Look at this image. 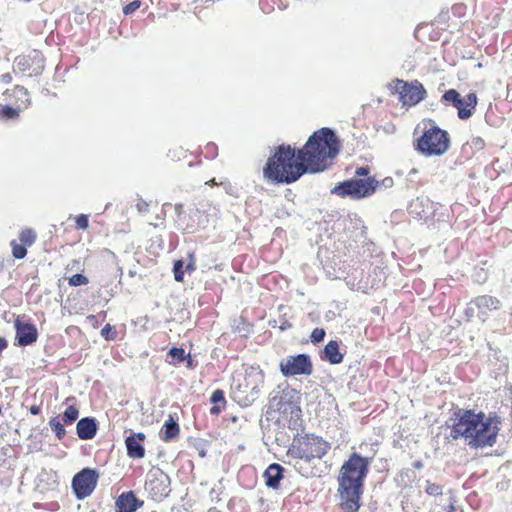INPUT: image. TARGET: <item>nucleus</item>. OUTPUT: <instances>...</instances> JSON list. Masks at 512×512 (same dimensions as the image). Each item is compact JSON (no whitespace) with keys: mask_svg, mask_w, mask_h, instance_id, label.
I'll use <instances>...</instances> for the list:
<instances>
[{"mask_svg":"<svg viewBox=\"0 0 512 512\" xmlns=\"http://www.w3.org/2000/svg\"><path fill=\"white\" fill-rule=\"evenodd\" d=\"M450 437L453 440L465 438L470 448L492 447L497 440L500 420L496 414L485 415L471 409L457 408L449 419Z\"/></svg>","mask_w":512,"mask_h":512,"instance_id":"1","label":"nucleus"},{"mask_svg":"<svg viewBox=\"0 0 512 512\" xmlns=\"http://www.w3.org/2000/svg\"><path fill=\"white\" fill-rule=\"evenodd\" d=\"M371 461L372 457L353 451L342 464L337 480L340 507L344 512L359 511Z\"/></svg>","mask_w":512,"mask_h":512,"instance_id":"2","label":"nucleus"},{"mask_svg":"<svg viewBox=\"0 0 512 512\" xmlns=\"http://www.w3.org/2000/svg\"><path fill=\"white\" fill-rule=\"evenodd\" d=\"M299 150V160L305 163L309 173L325 171L340 152V141L335 132L323 127L315 131Z\"/></svg>","mask_w":512,"mask_h":512,"instance_id":"3","label":"nucleus"},{"mask_svg":"<svg viewBox=\"0 0 512 512\" xmlns=\"http://www.w3.org/2000/svg\"><path fill=\"white\" fill-rule=\"evenodd\" d=\"M306 173L309 172L299 160V150L286 144L274 149L263 168V176L271 184H291Z\"/></svg>","mask_w":512,"mask_h":512,"instance_id":"4","label":"nucleus"},{"mask_svg":"<svg viewBox=\"0 0 512 512\" xmlns=\"http://www.w3.org/2000/svg\"><path fill=\"white\" fill-rule=\"evenodd\" d=\"M265 374L259 366H251L245 371L243 379L234 381L232 398L242 407L251 406L261 394L264 387Z\"/></svg>","mask_w":512,"mask_h":512,"instance_id":"5","label":"nucleus"},{"mask_svg":"<svg viewBox=\"0 0 512 512\" xmlns=\"http://www.w3.org/2000/svg\"><path fill=\"white\" fill-rule=\"evenodd\" d=\"M331 445L322 437L314 434L301 435L296 433L292 443L287 450L291 458L301 459L310 462L314 458L321 459L330 450Z\"/></svg>","mask_w":512,"mask_h":512,"instance_id":"6","label":"nucleus"},{"mask_svg":"<svg viewBox=\"0 0 512 512\" xmlns=\"http://www.w3.org/2000/svg\"><path fill=\"white\" fill-rule=\"evenodd\" d=\"M451 145L449 133L434 121L424 123L423 134L417 139L416 150L425 156H441Z\"/></svg>","mask_w":512,"mask_h":512,"instance_id":"7","label":"nucleus"},{"mask_svg":"<svg viewBox=\"0 0 512 512\" xmlns=\"http://www.w3.org/2000/svg\"><path fill=\"white\" fill-rule=\"evenodd\" d=\"M378 180L374 177L364 179L352 178L338 183L331 193L340 197H350L351 199H361L372 195L378 189Z\"/></svg>","mask_w":512,"mask_h":512,"instance_id":"8","label":"nucleus"},{"mask_svg":"<svg viewBox=\"0 0 512 512\" xmlns=\"http://www.w3.org/2000/svg\"><path fill=\"white\" fill-rule=\"evenodd\" d=\"M300 400L299 391L287 383L278 385L269 398L270 407L283 417H288V414H293V411L300 409Z\"/></svg>","mask_w":512,"mask_h":512,"instance_id":"9","label":"nucleus"},{"mask_svg":"<svg viewBox=\"0 0 512 512\" xmlns=\"http://www.w3.org/2000/svg\"><path fill=\"white\" fill-rule=\"evenodd\" d=\"M171 479L160 468L151 469L145 480L144 489L148 497L156 502H161L169 496L171 492Z\"/></svg>","mask_w":512,"mask_h":512,"instance_id":"10","label":"nucleus"},{"mask_svg":"<svg viewBox=\"0 0 512 512\" xmlns=\"http://www.w3.org/2000/svg\"><path fill=\"white\" fill-rule=\"evenodd\" d=\"M99 479V473L93 468H83L72 478V490L78 500L89 497L95 490Z\"/></svg>","mask_w":512,"mask_h":512,"instance_id":"11","label":"nucleus"},{"mask_svg":"<svg viewBox=\"0 0 512 512\" xmlns=\"http://www.w3.org/2000/svg\"><path fill=\"white\" fill-rule=\"evenodd\" d=\"M45 68V58L38 50H32L27 55L17 56L14 60L13 71L29 77L42 74Z\"/></svg>","mask_w":512,"mask_h":512,"instance_id":"12","label":"nucleus"},{"mask_svg":"<svg viewBox=\"0 0 512 512\" xmlns=\"http://www.w3.org/2000/svg\"><path fill=\"white\" fill-rule=\"evenodd\" d=\"M279 368L284 377L309 376L313 372L311 357L305 353L287 356L280 361Z\"/></svg>","mask_w":512,"mask_h":512,"instance_id":"13","label":"nucleus"},{"mask_svg":"<svg viewBox=\"0 0 512 512\" xmlns=\"http://www.w3.org/2000/svg\"><path fill=\"white\" fill-rule=\"evenodd\" d=\"M394 90L399 94V100L403 105H416L426 98V90L418 81L408 83L404 80L396 79Z\"/></svg>","mask_w":512,"mask_h":512,"instance_id":"14","label":"nucleus"},{"mask_svg":"<svg viewBox=\"0 0 512 512\" xmlns=\"http://www.w3.org/2000/svg\"><path fill=\"white\" fill-rule=\"evenodd\" d=\"M472 304L475 305L477 317L482 322H485L489 318L490 313L499 311L503 306L500 299L488 294L474 297Z\"/></svg>","mask_w":512,"mask_h":512,"instance_id":"15","label":"nucleus"},{"mask_svg":"<svg viewBox=\"0 0 512 512\" xmlns=\"http://www.w3.org/2000/svg\"><path fill=\"white\" fill-rule=\"evenodd\" d=\"M16 330V341L18 346H29L38 339V331L36 326L31 322H23L19 317L14 322Z\"/></svg>","mask_w":512,"mask_h":512,"instance_id":"16","label":"nucleus"},{"mask_svg":"<svg viewBox=\"0 0 512 512\" xmlns=\"http://www.w3.org/2000/svg\"><path fill=\"white\" fill-rule=\"evenodd\" d=\"M408 212L415 218L427 220L433 214V203L428 197H417L409 203Z\"/></svg>","mask_w":512,"mask_h":512,"instance_id":"17","label":"nucleus"},{"mask_svg":"<svg viewBox=\"0 0 512 512\" xmlns=\"http://www.w3.org/2000/svg\"><path fill=\"white\" fill-rule=\"evenodd\" d=\"M144 501L136 497L134 491L122 492L115 501L116 512H136Z\"/></svg>","mask_w":512,"mask_h":512,"instance_id":"18","label":"nucleus"},{"mask_svg":"<svg viewBox=\"0 0 512 512\" xmlns=\"http://www.w3.org/2000/svg\"><path fill=\"white\" fill-rule=\"evenodd\" d=\"M145 440V434L142 432L131 433L125 439V445L127 455L130 458L140 459L145 455V448L143 442Z\"/></svg>","mask_w":512,"mask_h":512,"instance_id":"19","label":"nucleus"},{"mask_svg":"<svg viewBox=\"0 0 512 512\" xmlns=\"http://www.w3.org/2000/svg\"><path fill=\"white\" fill-rule=\"evenodd\" d=\"M98 430V422L94 417H83L76 424V434L81 440L93 439Z\"/></svg>","mask_w":512,"mask_h":512,"instance_id":"20","label":"nucleus"},{"mask_svg":"<svg viewBox=\"0 0 512 512\" xmlns=\"http://www.w3.org/2000/svg\"><path fill=\"white\" fill-rule=\"evenodd\" d=\"M285 468L278 464H270L264 471L263 477L265 484L268 488L278 489L280 488L281 480L284 478Z\"/></svg>","mask_w":512,"mask_h":512,"instance_id":"21","label":"nucleus"},{"mask_svg":"<svg viewBox=\"0 0 512 512\" xmlns=\"http://www.w3.org/2000/svg\"><path fill=\"white\" fill-rule=\"evenodd\" d=\"M343 358L344 353L340 351V343L337 340L329 341L320 353V359L332 365L340 364Z\"/></svg>","mask_w":512,"mask_h":512,"instance_id":"22","label":"nucleus"},{"mask_svg":"<svg viewBox=\"0 0 512 512\" xmlns=\"http://www.w3.org/2000/svg\"><path fill=\"white\" fill-rule=\"evenodd\" d=\"M477 95L473 92L468 93L465 97L461 98V104L456 107L458 117L461 120H467L473 115V111L477 105Z\"/></svg>","mask_w":512,"mask_h":512,"instance_id":"23","label":"nucleus"},{"mask_svg":"<svg viewBox=\"0 0 512 512\" xmlns=\"http://www.w3.org/2000/svg\"><path fill=\"white\" fill-rule=\"evenodd\" d=\"M179 434V424L172 416L165 421L162 429L160 430V439L164 442H169L175 439Z\"/></svg>","mask_w":512,"mask_h":512,"instance_id":"24","label":"nucleus"},{"mask_svg":"<svg viewBox=\"0 0 512 512\" xmlns=\"http://www.w3.org/2000/svg\"><path fill=\"white\" fill-rule=\"evenodd\" d=\"M287 421V427L290 430H295L299 433L303 429L302 410L297 409L293 411V414H288V417H283Z\"/></svg>","mask_w":512,"mask_h":512,"instance_id":"25","label":"nucleus"},{"mask_svg":"<svg viewBox=\"0 0 512 512\" xmlns=\"http://www.w3.org/2000/svg\"><path fill=\"white\" fill-rule=\"evenodd\" d=\"M49 427L55 433V436L58 440H62L66 435V430L64 428V423L62 424L58 418V416L52 417L49 420Z\"/></svg>","mask_w":512,"mask_h":512,"instance_id":"26","label":"nucleus"},{"mask_svg":"<svg viewBox=\"0 0 512 512\" xmlns=\"http://www.w3.org/2000/svg\"><path fill=\"white\" fill-rule=\"evenodd\" d=\"M461 98L462 96L457 90L449 89L442 95L441 101L451 103L456 108L461 104Z\"/></svg>","mask_w":512,"mask_h":512,"instance_id":"27","label":"nucleus"},{"mask_svg":"<svg viewBox=\"0 0 512 512\" xmlns=\"http://www.w3.org/2000/svg\"><path fill=\"white\" fill-rule=\"evenodd\" d=\"M79 416V410L76 406L70 405L62 414V421L65 425L73 424Z\"/></svg>","mask_w":512,"mask_h":512,"instance_id":"28","label":"nucleus"},{"mask_svg":"<svg viewBox=\"0 0 512 512\" xmlns=\"http://www.w3.org/2000/svg\"><path fill=\"white\" fill-rule=\"evenodd\" d=\"M14 96L17 100L21 101L23 108H27L30 105L29 93L23 86H16L14 88Z\"/></svg>","mask_w":512,"mask_h":512,"instance_id":"29","label":"nucleus"},{"mask_svg":"<svg viewBox=\"0 0 512 512\" xmlns=\"http://www.w3.org/2000/svg\"><path fill=\"white\" fill-rule=\"evenodd\" d=\"M36 233L30 228L23 229L19 234V240L23 245L31 246L36 240Z\"/></svg>","mask_w":512,"mask_h":512,"instance_id":"30","label":"nucleus"},{"mask_svg":"<svg viewBox=\"0 0 512 512\" xmlns=\"http://www.w3.org/2000/svg\"><path fill=\"white\" fill-rule=\"evenodd\" d=\"M168 355L172 358L175 364L182 363L186 359L185 350L181 347H172L168 351Z\"/></svg>","mask_w":512,"mask_h":512,"instance_id":"31","label":"nucleus"},{"mask_svg":"<svg viewBox=\"0 0 512 512\" xmlns=\"http://www.w3.org/2000/svg\"><path fill=\"white\" fill-rule=\"evenodd\" d=\"M184 261L182 259L176 260L173 265L174 279L177 282L184 280Z\"/></svg>","mask_w":512,"mask_h":512,"instance_id":"32","label":"nucleus"},{"mask_svg":"<svg viewBox=\"0 0 512 512\" xmlns=\"http://www.w3.org/2000/svg\"><path fill=\"white\" fill-rule=\"evenodd\" d=\"M12 254L16 259H23L27 254L25 245L18 244L15 240L11 242Z\"/></svg>","mask_w":512,"mask_h":512,"instance_id":"33","label":"nucleus"},{"mask_svg":"<svg viewBox=\"0 0 512 512\" xmlns=\"http://www.w3.org/2000/svg\"><path fill=\"white\" fill-rule=\"evenodd\" d=\"M20 109V106H18V108H14L12 106L5 105L2 107L0 114L6 119H14L18 117Z\"/></svg>","mask_w":512,"mask_h":512,"instance_id":"34","label":"nucleus"},{"mask_svg":"<svg viewBox=\"0 0 512 512\" xmlns=\"http://www.w3.org/2000/svg\"><path fill=\"white\" fill-rule=\"evenodd\" d=\"M100 334L107 341H112L117 337V331H116L115 327L110 324H106L101 329Z\"/></svg>","mask_w":512,"mask_h":512,"instance_id":"35","label":"nucleus"},{"mask_svg":"<svg viewBox=\"0 0 512 512\" xmlns=\"http://www.w3.org/2000/svg\"><path fill=\"white\" fill-rule=\"evenodd\" d=\"M202 153L204 154L205 158H207V159H210V160L215 159L218 155V146L215 143L210 142V143L206 144Z\"/></svg>","mask_w":512,"mask_h":512,"instance_id":"36","label":"nucleus"},{"mask_svg":"<svg viewBox=\"0 0 512 512\" xmlns=\"http://www.w3.org/2000/svg\"><path fill=\"white\" fill-rule=\"evenodd\" d=\"M425 492L430 496H439L442 495L443 489L442 486L436 483H432L429 480L426 481Z\"/></svg>","mask_w":512,"mask_h":512,"instance_id":"37","label":"nucleus"},{"mask_svg":"<svg viewBox=\"0 0 512 512\" xmlns=\"http://www.w3.org/2000/svg\"><path fill=\"white\" fill-rule=\"evenodd\" d=\"M88 282H89L88 278L84 274H81V273L72 275L68 281L70 286H75V287L81 286V285H86Z\"/></svg>","mask_w":512,"mask_h":512,"instance_id":"38","label":"nucleus"},{"mask_svg":"<svg viewBox=\"0 0 512 512\" xmlns=\"http://www.w3.org/2000/svg\"><path fill=\"white\" fill-rule=\"evenodd\" d=\"M210 401L214 404H222V407H225L226 400H225V394L224 391L221 389H216L213 391Z\"/></svg>","mask_w":512,"mask_h":512,"instance_id":"39","label":"nucleus"},{"mask_svg":"<svg viewBox=\"0 0 512 512\" xmlns=\"http://www.w3.org/2000/svg\"><path fill=\"white\" fill-rule=\"evenodd\" d=\"M325 335L326 332L323 328H315L310 335L311 342L313 344L320 343L324 340Z\"/></svg>","mask_w":512,"mask_h":512,"instance_id":"40","label":"nucleus"},{"mask_svg":"<svg viewBox=\"0 0 512 512\" xmlns=\"http://www.w3.org/2000/svg\"><path fill=\"white\" fill-rule=\"evenodd\" d=\"M89 227V219L86 214H79L76 217V228L86 230Z\"/></svg>","mask_w":512,"mask_h":512,"instance_id":"41","label":"nucleus"},{"mask_svg":"<svg viewBox=\"0 0 512 512\" xmlns=\"http://www.w3.org/2000/svg\"><path fill=\"white\" fill-rule=\"evenodd\" d=\"M222 491H223V486L221 484V482H219L218 485H215L211 490H210V497H211V501L213 502H219L221 501V497L220 495L222 494Z\"/></svg>","mask_w":512,"mask_h":512,"instance_id":"42","label":"nucleus"},{"mask_svg":"<svg viewBox=\"0 0 512 512\" xmlns=\"http://www.w3.org/2000/svg\"><path fill=\"white\" fill-rule=\"evenodd\" d=\"M140 5V0H134L123 7V13L125 15H130L139 9Z\"/></svg>","mask_w":512,"mask_h":512,"instance_id":"43","label":"nucleus"},{"mask_svg":"<svg viewBox=\"0 0 512 512\" xmlns=\"http://www.w3.org/2000/svg\"><path fill=\"white\" fill-rule=\"evenodd\" d=\"M468 144L474 151H480L485 147V141L481 137H473Z\"/></svg>","mask_w":512,"mask_h":512,"instance_id":"44","label":"nucleus"},{"mask_svg":"<svg viewBox=\"0 0 512 512\" xmlns=\"http://www.w3.org/2000/svg\"><path fill=\"white\" fill-rule=\"evenodd\" d=\"M475 305L472 304V300L467 304L466 308L464 309V316L466 321H471L475 316Z\"/></svg>","mask_w":512,"mask_h":512,"instance_id":"45","label":"nucleus"},{"mask_svg":"<svg viewBox=\"0 0 512 512\" xmlns=\"http://www.w3.org/2000/svg\"><path fill=\"white\" fill-rule=\"evenodd\" d=\"M136 207H137V210L142 214H145L149 211V209H148L149 203L140 197L138 198Z\"/></svg>","mask_w":512,"mask_h":512,"instance_id":"46","label":"nucleus"},{"mask_svg":"<svg viewBox=\"0 0 512 512\" xmlns=\"http://www.w3.org/2000/svg\"><path fill=\"white\" fill-rule=\"evenodd\" d=\"M466 7L463 4H456L452 6V13L457 17H462L465 14Z\"/></svg>","mask_w":512,"mask_h":512,"instance_id":"47","label":"nucleus"},{"mask_svg":"<svg viewBox=\"0 0 512 512\" xmlns=\"http://www.w3.org/2000/svg\"><path fill=\"white\" fill-rule=\"evenodd\" d=\"M189 257H190V261L185 265L184 272L186 271L188 273H192L193 271L196 270V264H195V261H194V254L190 253Z\"/></svg>","mask_w":512,"mask_h":512,"instance_id":"48","label":"nucleus"},{"mask_svg":"<svg viewBox=\"0 0 512 512\" xmlns=\"http://www.w3.org/2000/svg\"><path fill=\"white\" fill-rule=\"evenodd\" d=\"M101 254H102L103 257L110 258L114 263H117V261H118V258L115 255V253L113 251H111L110 249H108V248H104L101 251Z\"/></svg>","mask_w":512,"mask_h":512,"instance_id":"49","label":"nucleus"},{"mask_svg":"<svg viewBox=\"0 0 512 512\" xmlns=\"http://www.w3.org/2000/svg\"><path fill=\"white\" fill-rule=\"evenodd\" d=\"M378 183H379L378 188H380V187L390 188L393 186L394 180L392 177H386L383 180L378 181Z\"/></svg>","mask_w":512,"mask_h":512,"instance_id":"50","label":"nucleus"},{"mask_svg":"<svg viewBox=\"0 0 512 512\" xmlns=\"http://www.w3.org/2000/svg\"><path fill=\"white\" fill-rule=\"evenodd\" d=\"M370 172V168L368 166H362V167H358L355 171V175L356 176H359V177H362V176H367Z\"/></svg>","mask_w":512,"mask_h":512,"instance_id":"51","label":"nucleus"},{"mask_svg":"<svg viewBox=\"0 0 512 512\" xmlns=\"http://www.w3.org/2000/svg\"><path fill=\"white\" fill-rule=\"evenodd\" d=\"M186 367L190 369H194L197 365V362L190 356V354H186Z\"/></svg>","mask_w":512,"mask_h":512,"instance_id":"52","label":"nucleus"},{"mask_svg":"<svg viewBox=\"0 0 512 512\" xmlns=\"http://www.w3.org/2000/svg\"><path fill=\"white\" fill-rule=\"evenodd\" d=\"M290 328H292V324H291V322H290V321H288L287 319H283V320L281 321V324H280V326H279V329H280L281 331H286V330H288V329H290Z\"/></svg>","mask_w":512,"mask_h":512,"instance_id":"53","label":"nucleus"},{"mask_svg":"<svg viewBox=\"0 0 512 512\" xmlns=\"http://www.w3.org/2000/svg\"><path fill=\"white\" fill-rule=\"evenodd\" d=\"M0 80L4 84H9L12 81V76L10 73H4L0 76Z\"/></svg>","mask_w":512,"mask_h":512,"instance_id":"54","label":"nucleus"},{"mask_svg":"<svg viewBox=\"0 0 512 512\" xmlns=\"http://www.w3.org/2000/svg\"><path fill=\"white\" fill-rule=\"evenodd\" d=\"M29 411L32 415H38L41 413V407L39 405H32Z\"/></svg>","mask_w":512,"mask_h":512,"instance_id":"55","label":"nucleus"},{"mask_svg":"<svg viewBox=\"0 0 512 512\" xmlns=\"http://www.w3.org/2000/svg\"><path fill=\"white\" fill-rule=\"evenodd\" d=\"M87 320L94 326L96 327L98 325V319H97V316L95 315H89L87 317Z\"/></svg>","mask_w":512,"mask_h":512,"instance_id":"56","label":"nucleus"},{"mask_svg":"<svg viewBox=\"0 0 512 512\" xmlns=\"http://www.w3.org/2000/svg\"><path fill=\"white\" fill-rule=\"evenodd\" d=\"M222 408H223L222 406H220L218 404H215L213 407H211L210 413L211 414H218V413H220Z\"/></svg>","mask_w":512,"mask_h":512,"instance_id":"57","label":"nucleus"},{"mask_svg":"<svg viewBox=\"0 0 512 512\" xmlns=\"http://www.w3.org/2000/svg\"><path fill=\"white\" fill-rule=\"evenodd\" d=\"M174 208H175V211H176L178 217H180L183 212V205L181 203H178V204H175Z\"/></svg>","mask_w":512,"mask_h":512,"instance_id":"58","label":"nucleus"},{"mask_svg":"<svg viewBox=\"0 0 512 512\" xmlns=\"http://www.w3.org/2000/svg\"><path fill=\"white\" fill-rule=\"evenodd\" d=\"M8 346V342L4 337H0V352Z\"/></svg>","mask_w":512,"mask_h":512,"instance_id":"59","label":"nucleus"},{"mask_svg":"<svg viewBox=\"0 0 512 512\" xmlns=\"http://www.w3.org/2000/svg\"><path fill=\"white\" fill-rule=\"evenodd\" d=\"M412 466L415 469L420 470L423 468V462L421 460H417V461L413 462Z\"/></svg>","mask_w":512,"mask_h":512,"instance_id":"60","label":"nucleus"},{"mask_svg":"<svg viewBox=\"0 0 512 512\" xmlns=\"http://www.w3.org/2000/svg\"><path fill=\"white\" fill-rule=\"evenodd\" d=\"M234 498H231L229 501H228V504H227V507L228 509H232L233 505H234Z\"/></svg>","mask_w":512,"mask_h":512,"instance_id":"61","label":"nucleus"},{"mask_svg":"<svg viewBox=\"0 0 512 512\" xmlns=\"http://www.w3.org/2000/svg\"><path fill=\"white\" fill-rule=\"evenodd\" d=\"M208 512H221L220 510H218L216 507H211Z\"/></svg>","mask_w":512,"mask_h":512,"instance_id":"62","label":"nucleus"},{"mask_svg":"<svg viewBox=\"0 0 512 512\" xmlns=\"http://www.w3.org/2000/svg\"><path fill=\"white\" fill-rule=\"evenodd\" d=\"M454 511H455L454 506H453V505H451V506H450V509H449V511H448V512H454Z\"/></svg>","mask_w":512,"mask_h":512,"instance_id":"63","label":"nucleus"}]
</instances>
